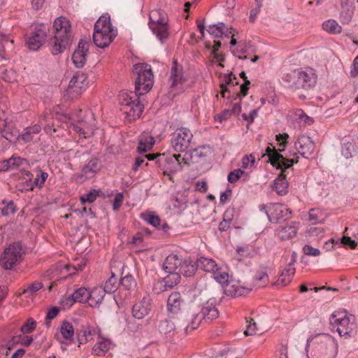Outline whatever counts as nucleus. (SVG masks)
I'll return each mask as SVG.
<instances>
[{
  "instance_id": "obj_1",
  "label": "nucleus",
  "mask_w": 358,
  "mask_h": 358,
  "mask_svg": "<svg viewBox=\"0 0 358 358\" xmlns=\"http://www.w3.org/2000/svg\"><path fill=\"white\" fill-rule=\"evenodd\" d=\"M134 73L136 76L135 92H122L119 95L121 110L126 114L129 121L141 117L144 106L140 101L139 96L148 93L153 85V73L150 64L138 63L134 65Z\"/></svg>"
},
{
  "instance_id": "obj_2",
  "label": "nucleus",
  "mask_w": 358,
  "mask_h": 358,
  "mask_svg": "<svg viewBox=\"0 0 358 358\" xmlns=\"http://www.w3.org/2000/svg\"><path fill=\"white\" fill-rule=\"evenodd\" d=\"M268 157V161L277 169H280L281 173L273 181V189L279 195H285L288 192V182L284 174L285 169L290 168L298 161L294 159H287L282 155H280L275 150L268 148L266 149V154L262 155Z\"/></svg>"
},
{
  "instance_id": "obj_3",
  "label": "nucleus",
  "mask_w": 358,
  "mask_h": 358,
  "mask_svg": "<svg viewBox=\"0 0 358 358\" xmlns=\"http://www.w3.org/2000/svg\"><path fill=\"white\" fill-rule=\"evenodd\" d=\"M284 85L294 90H311L314 88L317 82V75L315 69L310 67H304L294 69L289 73H284L282 77Z\"/></svg>"
},
{
  "instance_id": "obj_4",
  "label": "nucleus",
  "mask_w": 358,
  "mask_h": 358,
  "mask_svg": "<svg viewBox=\"0 0 358 358\" xmlns=\"http://www.w3.org/2000/svg\"><path fill=\"white\" fill-rule=\"evenodd\" d=\"M313 346L315 358H336L338 353V344L334 337L328 334L311 336L307 339L306 350Z\"/></svg>"
},
{
  "instance_id": "obj_5",
  "label": "nucleus",
  "mask_w": 358,
  "mask_h": 358,
  "mask_svg": "<svg viewBox=\"0 0 358 358\" xmlns=\"http://www.w3.org/2000/svg\"><path fill=\"white\" fill-rule=\"evenodd\" d=\"M54 38L52 39V50L53 55L63 52L68 46L71 37V24L64 17H57L53 24Z\"/></svg>"
},
{
  "instance_id": "obj_6",
  "label": "nucleus",
  "mask_w": 358,
  "mask_h": 358,
  "mask_svg": "<svg viewBox=\"0 0 358 358\" xmlns=\"http://www.w3.org/2000/svg\"><path fill=\"white\" fill-rule=\"evenodd\" d=\"M117 31L113 29L110 16L101 15L94 24L93 40L97 47H108L116 36Z\"/></svg>"
},
{
  "instance_id": "obj_7",
  "label": "nucleus",
  "mask_w": 358,
  "mask_h": 358,
  "mask_svg": "<svg viewBox=\"0 0 358 358\" xmlns=\"http://www.w3.org/2000/svg\"><path fill=\"white\" fill-rule=\"evenodd\" d=\"M355 316L348 315L345 311L335 312L331 314L329 321L336 326V331L341 336L351 337L355 334Z\"/></svg>"
},
{
  "instance_id": "obj_8",
  "label": "nucleus",
  "mask_w": 358,
  "mask_h": 358,
  "mask_svg": "<svg viewBox=\"0 0 358 358\" xmlns=\"http://www.w3.org/2000/svg\"><path fill=\"white\" fill-rule=\"evenodd\" d=\"M149 27L162 42L168 38L169 35L167 15L161 10H153L149 15Z\"/></svg>"
},
{
  "instance_id": "obj_9",
  "label": "nucleus",
  "mask_w": 358,
  "mask_h": 358,
  "mask_svg": "<svg viewBox=\"0 0 358 358\" xmlns=\"http://www.w3.org/2000/svg\"><path fill=\"white\" fill-rule=\"evenodd\" d=\"M192 141L191 130L187 127H180L171 134L170 143L176 152H183L191 150Z\"/></svg>"
},
{
  "instance_id": "obj_10",
  "label": "nucleus",
  "mask_w": 358,
  "mask_h": 358,
  "mask_svg": "<svg viewBox=\"0 0 358 358\" xmlns=\"http://www.w3.org/2000/svg\"><path fill=\"white\" fill-rule=\"evenodd\" d=\"M47 35V27L45 24H34L25 36V45L31 51L41 48Z\"/></svg>"
},
{
  "instance_id": "obj_11",
  "label": "nucleus",
  "mask_w": 358,
  "mask_h": 358,
  "mask_svg": "<svg viewBox=\"0 0 358 358\" xmlns=\"http://www.w3.org/2000/svg\"><path fill=\"white\" fill-rule=\"evenodd\" d=\"M22 248L20 243H13L5 248L0 258V266L6 270L12 269L20 261Z\"/></svg>"
},
{
  "instance_id": "obj_12",
  "label": "nucleus",
  "mask_w": 358,
  "mask_h": 358,
  "mask_svg": "<svg viewBox=\"0 0 358 358\" xmlns=\"http://www.w3.org/2000/svg\"><path fill=\"white\" fill-rule=\"evenodd\" d=\"M264 211L268 220L271 222H278L280 220H287L291 217L290 209L282 203H270L260 208Z\"/></svg>"
},
{
  "instance_id": "obj_13",
  "label": "nucleus",
  "mask_w": 358,
  "mask_h": 358,
  "mask_svg": "<svg viewBox=\"0 0 358 358\" xmlns=\"http://www.w3.org/2000/svg\"><path fill=\"white\" fill-rule=\"evenodd\" d=\"M87 86V76L80 71L76 72L71 79L67 92L69 94H78Z\"/></svg>"
},
{
  "instance_id": "obj_14",
  "label": "nucleus",
  "mask_w": 358,
  "mask_h": 358,
  "mask_svg": "<svg viewBox=\"0 0 358 358\" xmlns=\"http://www.w3.org/2000/svg\"><path fill=\"white\" fill-rule=\"evenodd\" d=\"M294 146L298 152L304 158H308L313 153L315 149L313 140L305 134L299 136Z\"/></svg>"
},
{
  "instance_id": "obj_15",
  "label": "nucleus",
  "mask_w": 358,
  "mask_h": 358,
  "mask_svg": "<svg viewBox=\"0 0 358 358\" xmlns=\"http://www.w3.org/2000/svg\"><path fill=\"white\" fill-rule=\"evenodd\" d=\"M101 169L100 161L96 157H92L83 167L80 173L78 174V180L83 182L86 179L93 177Z\"/></svg>"
},
{
  "instance_id": "obj_16",
  "label": "nucleus",
  "mask_w": 358,
  "mask_h": 358,
  "mask_svg": "<svg viewBox=\"0 0 358 358\" xmlns=\"http://www.w3.org/2000/svg\"><path fill=\"white\" fill-rule=\"evenodd\" d=\"M75 331L69 322L64 320L59 328V334L55 335L56 339L62 344L69 345L74 341Z\"/></svg>"
},
{
  "instance_id": "obj_17",
  "label": "nucleus",
  "mask_w": 358,
  "mask_h": 358,
  "mask_svg": "<svg viewBox=\"0 0 358 358\" xmlns=\"http://www.w3.org/2000/svg\"><path fill=\"white\" fill-rule=\"evenodd\" d=\"M88 43L86 41L80 40L78 48L72 55V60L77 68H82L86 62V55L88 52Z\"/></svg>"
},
{
  "instance_id": "obj_18",
  "label": "nucleus",
  "mask_w": 358,
  "mask_h": 358,
  "mask_svg": "<svg viewBox=\"0 0 358 358\" xmlns=\"http://www.w3.org/2000/svg\"><path fill=\"white\" fill-rule=\"evenodd\" d=\"M150 311V300L143 297L141 301L135 303L132 308L133 316L136 319H142Z\"/></svg>"
},
{
  "instance_id": "obj_19",
  "label": "nucleus",
  "mask_w": 358,
  "mask_h": 358,
  "mask_svg": "<svg viewBox=\"0 0 358 358\" xmlns=\"http://www.w3.org/2000/svg\"><path fill=\"white\" fill-rule=\"evenodd\" d=\"M201 317L206 322L211 321L219 316V311L211 301H206L201 306L199 311Z\"/></svg>"
},
{
  "instance_id": "obj_20",
  "label": "nucleus",
  "mask_w": 358,
  "mask_h": 358,
  "mask_svg": "<svg viewBox=\"0 0 358 358\" xmlns=\"http://www.w3.org/2000/svg\"><path fill=\"white\" fill-rule=\"evenodd\" d=\"M100 329L98 327H86L77 334L79 344H84L97 336L100 338Z\"/></svg>"
},
{
  "instance_id": "obj_21",
  "label": "nucleus",
  "mask_w": 358,
  "mask_h": 358,
  "mask_svg": "<svg viewBox=\"0 0 358 358\" xmlns=\"http://www.w3.org/2000/svg\"><path fill=\"white\" fill-rule=\"evenodd\" d=\"M182 259L178 255L171 254L169 255L163 264V268L166 273L179 272Z\"/></svg>"
},
{
  "instance_id": "obj_22",
  "label": "nucleus",
  "mask_w": 358,
  "mask_h": 358,
  "mask_svg": "<svg viewBox=\"0 0 358 358\" xmlns=\"http://www.w3.org/2000/svg\"><path fill=\"white\" fill-rule=\"evenodd\" d=\"M99 341L92 348V354L97 356H104L106 353L114 347L113 343L110 339L98 338Z\"/></svg>"
},
{
  "instance_id": "obj_23",
  "label": "nucleus",
  "mask_w": 358,
  "mask_h": 358,
  "mask_svg": "<svg viewBox=\"0 0 358 358\" xmlns=\"http://www.w3.org/2000/svg\"><path fill=\"white\" fill-rule=\"evenodd\" d=\"M170 81L171 87H174L178 85H181L185 81V78L182 74V69L181 66L178 65L177 62L175 60L173 62V65L170 72Z\"/></svg>"
},
{
  "instance_id": "obj_24",
  "label": "nucleus",
  "mask_w": 358,
  "mask_h": 358,
  "mask_svg": "<svg viewBox=\"0 0 358 358\" xmlns=\"http://www.w3.org/2000/svg\"><path fill=\"white\" fill-rule=\"evenodd\" d=\"M299 223L292 222L285 227H279L276 230L278 236L282 240H287L294 237L297 233Z\"/></svg>"
},
{
  "instance_id": "obj_25",
  "label": "nucleus",
  "mask_w": 358,
  "mask_h": 358,
  "mask_svg": "<svg viewBox=\"0 0 358 358\" xmlns=\"http://www.w3.org/2000/svg\"><path fill=\"white\" fill-rule=\"evenodd\" d=\"M14 50V41L8 36L5 34L0 35V57L6 59L8 53L13 52Z\"/></svg>"
},
{
  "instance_id": "obj_26",
  "label": "nucleus",
  "mask_w": 358,
  "mask_h": 358,
  "mask_svg": "<svg viewBox=\"0 0 358 358\" xmlns=\"http://www.w3.org/2000/svg\"><path fill=\"white\" fill-rule=\"evenodd\" d=\"M106 292L101 287L93 288L91 291H88L87 302L91 307L99 306L103 299Z\"/></svg>"
},
{
  "instance_id": "obj_27",
  "label": "nucleus",
  "mask_w": 358,
  "mask_h": 358,
  "mask_svg": "<svg viewBox=\"0 0 358 358\" xmlns=\"http://www.w3.org/2000/svg\"><path fill=\"white\" fill-rule=\"evenodd\" d=\"M237 78L231 73L225 74L223 77L222 81L220 84V88L222 89L221 94L224 98H229L230 91L228 90L229 85L235 86L238 85Z\"/></svg>"
},
{
  "instance_id": "obj_28",
  "label": "nucleus",
  "mask_w": 358,
  "mask_h": 358,
  "mask_svg": "<svg viewBox=\"0 0 358 358\" xmlns=\"http://www.w3.org/2000/svg\"><path fill=\"white\" fill-rule=\"evenodd\" d=\"M197 269L203 270L206 272L213 273L217 270V265L215 262L206 257H201L196 260Z\"/></svg>"
},
{
  "instance_id": "obj_29",
  "label": "nucleus",
  "mask_w": 358,
  "mask_h": 358,
  "mask_svg": "<svg viewBox=\"0 0 358 358\" xmlns=\"http://www.w3.org/2000/svg\"><path fill=\"white\" fill-rule=\"evenodd\" d=\"M241 99V97L239 98V101L238 102L233 103L231 108H227V109L223 110L220 114H218L216 115L215 119L218 122H222V121L226 120L228 118H229L232 115H238L241 109V104H240Z\"/></svg>"
},
{
  "instance_id": "obj_30",
  "label": "nucleus",
  "mask_w": 358,
  "mask_h": 358,
  "mask_svg": "<svg viewBox=\"0 0 358 358\" xmlns=\"http://www.w3.org/2000/svg\"><path fill=\"white\" fill-rule=\"evenodd\" d=\"M184 159L180 154L172 155L166 158V170L176 173L181 169V162Z\"/></svg>"
},
{
  "instance_id": "obj_31",
  "label": "nucleus",
  "mask_w": 358,
  "mask_h": 358,
  "mask_svg": "<svg viewBox=\"0 0 358 358\" xmlns=\"http://www.w3.org/2000/svg\"><path fill=\"white\" fill-rule=\"evenodd\" d=\"M295 274V268L294 266L287 264L282 271L280 275L278 280V283L282 286H286L292 280Z\"/></svg>"
},
{
  "instance_id": "obj_32",
  "label": "nucleus",
  "mask_w": 358,
  "mask_h": 358,
  "mask_svg": "<svg viewBox=\"0 0 358 358\" xmlns=\"http://www.w3.org/2000/svg\"><path fill=\"white\" fill-rule=\"evenodd\" d=\"M181 296L178 292L171 294L167 300L168 310L172 313H177L180 309Z\"/></svg>"
},
{
  "instance_id": "obj_33",
  "label": "nucleus",
  "mask_w": 358,
  "mask_h": 358,
  "mask_svg": "<svg viewBox=\"0 0 358 358\" xmlns=\"http://www.w3.org/2000/svg\"><path fill=\"white\" fill-rule=\"evenodd\" d=\"M196 270V262H194L190 259H182L179 273L185 277H191L194 275Z\"/></svg>"
},
{
  "instance_id": "obj_34",
  "label": "nucleus",
  "mask_w": 358,
  "mask_h": 358,
  "mask_svg": "<svg viewBox=\"0 0 358 358\" xmlns=\"http://www.w3.org/2000/svg\"><path fill=\"white\" fill-rule=\"evenodd\" d=\"M203 320L200 313H193L190 315L189 320L183 325V329L186 334H189L193 330L197 329L201 322Z\"/></svg>"
},
{
  "instance_id": "obj_35",
  "label": "nucleus",
  "mask_w": 358,
  "mask_h": 358,
  "mask_svg": "<svg viewBox=\"0 0 358 358\" xmlns=\"http://www.w3.org/2000/svg\"><path fill=\"white\" fill-rule=\"evenodd\" d=\"M88 289L85 287H80L76 289L69 296L71 306L75 302L85 303L88 300Z\"/></svg>"
},
{
  "instance_id": "obj_36",
  "label": "nucleus",
  "mask_w": 358,
  "mask_h": 358,
  "mask_svg": "<svg viewBox=\"0 0 358 358\" xmlns=\"http://www.w3.org/2000/svg\"><path fill=\"white\" fill-rule=\"evenodd\" d=\"M0 204L2 205L0 210L1 213L3 217L13 215L17 211V205L13 200L3 199Z\"/></svg>"
},
{
  "instance_id": "obj_37",
  "label": "nucleus",
  "mask_w": 358,
  "mask_h": 358,
  "mask_svg": "<svg viewBox=\"0 0 358 358\" xmlns=\"http://www.w3.org/2000/svg\"><path fill=\"white\" fill-rule=\"evenodd\" d=\"M41 131V125L34 124L27 127L20 135V138L26 143H30L34 140V134H37Z\"/></svg>"
},
{
  "instance_id": "obj_38",
  "label": "nucleus",
  "mask_w": 358,
  "mask_h": 358,
  "mask_svg": "<svg viewBox=\"0 0 358 358\" xmlns=\"http://www.w3.org/2000/svg\"><path fill=\"white\" fill-rule=\"evenodd\" d=\"M155 141L152 136L142 137L138 146V152L139 153L146 152L148 150L152 148V145L155 144Z\"/></svg>"
},
{
  "instance_id": "obj_39",
  "label": "nucleus",
  "mask_w": 358,
  "mask_h": 358,
  "mask_svg": "<svg viewBox=\"0 0 358 358\" xmlns=\"http://www.w3.org/2000/svg\"><path fill=\"white\" fill-rule=\"evenodd\" d=\"M120 285L125 290L129 292L134 291L137 287V283L134 278L130 274H127L123 277L120 282Z\"/></svg>"
},
{
  "instance_id": "obj_40",
  "label": "nucleus",
  "mask_w": 358,
  "mask_h": 358,
  "mask_svg": "<svg viewBox=\"0 0 358 358\" xmlns=\"http://www.w3.org/2000/svg\"><path fill=\"white\" fill-rule=\"evenodd\" d=\"M322 28L324 31L331 34H336L341 32V27L334 20H328L322 23Z\"/></svg>"
},
{
  "instance_id": "obj_41",
  "label": "nucleus",
  "mask_w": 358,
  "mask_h": 358,
  "mask_svg": "<svg viewBox=\"0 0 358 358\" xmlns=\"http://www.w3.org/2000/svg\"><path fill=\"white\" fill-rule=\"evenodd\" d=\"M225 24L222 22H219L217 24H211L208 27L207 31L209 34L215 38H221L224 33Z\"/></svg>"
},
{
  "instance_id": "obj_42",
  "label": "nucleus",
  "mask_w": 358,
  "mask_h": 358,
  "mask_svg": "<svg viewBox=\"0 0 358 358\" xmlns=\"http://www.w3.org/2000/svg\"><path fill=\"white\" fill-rule=\"evenodd\" d=\"M119 285L117 278L112 273L111 276L105 282L103 289L106 293H113L117 289Z\"/></svg>"
},
{
  "instance_id": "obj_43",
  "label": "nucleus",
  "mask_w": 358,
  "mask_h": 358,
  "mask_svg": "<svg viewBox=\"0 0 358 358\" xmlns=\"http://www.w3.org/2000/svg\"><path fill=\"white\" fill-rule=\"evenodd\" d=\"M357 148L353 143L347 142L342 145L341 154L346 159L352 157L354 155H357Z\"/></svg>"
},
{
  "instance_id": "obj_44",
  "label": "nucleus",
  "mask_w": 358,
  "mask_h": 358,
  "mask_svg": "<svg viewBox=\"0 0 358 358\" xmlns=\"http://www.w3.org/2000/svg\"><path fill=\"white\" fill-rule=\"evenodd\" d=\"M176 328V322L169 319L162 320L159 325V330L163 334H169Z\"/></svg>"
},
{
  "instance_id": "obj_45",
  "label": "nucleus",
  "mask_w": 358,
  "mask_h": 358,
  "mask_svg": "<svg viewBox=\"0 0 358 358\" xmlns=\"http://www.w3.org/2000/svg\"><path fill=\"white\" fill-rule=\"evenodd\" d=\"M141 217L152 227H157L160 224L161 220L154 212H145L142 213Z\"/></svg>"
},
{
  "instance_id": "obj_46",
  "label": "nucleus",
  "mask_w": 358,
  "mask_h": 358,
  "mask_svg": "<svg viewBox=\"0 0 358 358\" xmlns=\"http://www.w3.org/2000/svg\"><path fill=\"white\" fill-rule=\"evenodd\" d=\"M25 176L27 178H24L25 182H22V183H19L17 185L18 189L20 191H29L33 190L34 188V185L33 182H31L33 175L29 171L25 172Z\"/></svg>"
},
{
  "instance_id": "obj_47",
  "label": "nucleus",
  "mask_w": 358,
  "mask_h": 358,
  "mask_svg": "<svg viewBox=\"0 0 358 358\" xmlns=\"http://www.w3.org/2000/svg\"><path fill=\"white\" fill-rule=\"evenodd\" d=\"M169 275L164 278L168 287L171 289L180 282V273L179 272L168 273Z\"/></svg>"
},
{
  "instance_id": "obj_48",
  "label": "nucleus",
  "mask_w": 358,
  "mask_h": 358,
  "mask_svg": "<svg viewBox=\"0 0 358 358\" xmlns=\"http://www.w3.org/2000/svg\"><path fill=\"white\" fill-rule=\"evenodd\" d=\"M353 15V8H348L342 5V10L340 15V18L343 24H348Z\"/></svg>"
},
{
  "instance_id": "obj_49",
  "label": "nucleus",
  "mask_w": 358,
  "mask_h": 358,
  "mask_svg": "<svg viewBox=\"0 0 358 358\" xmlns=\"http://www.w3.org/2000/svg\"><path fill=\"white\" fill-rule=\"evenodd\" d=\"M275 137H276V141H278V150L275 149V148H271V147H269V148L271 149L275 150L278 153L281 155L280 153V152H282L285 150V145L287 143V139L289 137V136L287 134H279L276 135ZM268 148V147H267L266 149Z\"/></svg>"
},
{
  "instance_id": "obj_50",
  "label": "nucleus",
  "mask_w": 358,
  "mask_h": 358,
  "mask_svg": "<svg viewBox=\"0 0 358 358\" xmlns=\"http://www.w3.org/2000/svg\"><path fill=\"white\" fill-rule=\"evenodd\" d=\"M331 242L339 247L341 245L349 246L352 249L355 248L357 245L355 241L352 240L350 237L345 236H343L341 239L336 241H334V239H331Z\"/></svg>"
},
{
  "instance_id": "obj_51",
  "label": "nucleus",
  "mask_w": 358,
  "mask_h": 358,
  "mask_svg": "<svg viewBox=\"0 0 358 358\" xmlns=\"http://www.w3.org/2000/svg\"><path fill=\"white\" fill-rule=\"evenodd\" d=\"M170 289L166 282L163 280H159L153 283L152 291L156 294H159L165 291Z\"/></svg>"
},
{
  "instance_id": "obj_52",
  "label": "nucleus",
  "mask_w": 358,
  "mask_h": 358,
  "mask_svg": "<svg viewBox=\"0 0 358 358\" xmlns=\"http://www.w3.org/2000/svg\"><path fill=\"white\" fill-rule=\"evenodd\" d=\"M99 195V191L94 189H92L88 193L81 196L80 201L82 203H85L86 202L92 203L96 199Z\"/></svg>"
},
{
  "instance_id": "obj_53",
  "label": "nucleus",
  "mask_w": 358,
  "mask_h": 358,
  "mask_svg": "<svg viewBox=\"0 0 358 358\" xmlns=\"http://www.w3.org/2000/svg\"><path fill=\"white\" fill-rule=\"evenodd\" d=\"M43 287V285L41 282L34 281V282L29 284L27 287L24 289L22 293L32 294L40 290Z\"/></svg>"
},
{
  "instance_id": "obj_54",
  "label": "nucleus",
  "mask_w": 358,
  "mask_h": 358,
  "mask_svg": "<svg viewBox=\"0 0 358 358\" xmlns=\"http://www.w3.org/2000/svg\"><path fill=\"white\" fill-rule=\"evenodd\" d=\"M213 275L214 279L220 284H226L229 281V275L226 272L219 271V268L217 270L212 273Z\"/></svg>"
},
{
  "instance_id": "obj_55",
  "label": "nucleus",
  "mask_w": 358,
  "mask_h": 358,
  "mask_svg": "<svg viewBox=\"0 0 358 358\" xmlns=\"http://www.w3.org/2000/svg\"><path fill=\"white\" fill-rule=\"evenodd\" d=\"M11 164L13 165V169L18 168H25L29 165L28 162L26 159L21 158L20 157L13 156L10 157Z\"/></svg>"
},
{
  "instance_id": "obj_56",
  "label": "nucleus",
  "mask_w": 358,
  "mask_h": 358,
  "mask_svg": "<svg viewBox=\"0 0 358 358\" xmlns=\"http://www.w3.org/2000/svg\"><path fill=\"white\" fill-rule=\"evenodd\" d=\"M247 51V46L244 43L239 42L238 45L234 49L231 50L232 53L238 57L239 59H246L247 57H242L241 55L245 53Z\"/></svg>"
},
{
  "instance_id": "obj_57",
  "label": "nucleus",
  "mask_w": 358,
  "mask_h": 358,
  "mask_svg": "<svg viewBox=\"0 0 358 358\" xmlns=\"http://www.w3.org/2000/svg\"><path fill=\"white\" fill-rule=\"evenodd\" d=\"M36 322L32 319L29 318L27 321L21 327V331L23 334H29L36 327Z\"/></svg>"
},
{
  "instance_id": "obj_58",
  "label": "nucleus",
  "mask_w": 358,
  "mask_h": 358,
  "mask_svg": "<svg viewBox=\"0 0 358 358\" xmlns=\"http://www.w3.org/2000/svg\"><path fill=\"white\" fill-rule=\"evenodd\" d=\"M255 279L260 282V286H264L268 282V275L264 269L257 271Z\"/></svg>"
},
{
  "instance_id": "obj_59",
  "label": "nucleus",
  "mask_w": 358,
  "mask_h": 358,
  "mask_svg": "<svg viewBox=\"0 0 358 358\" xmlns=\"http://www.w3.org/2000/svg\"><path fill=\"white\" fill-rule=\"evenodd\" d=\"M244 173V171L240 169H234L231 171L227 177V180L230 183L236 182Z\"/></svg>"
},
{
  "instance_id": "obj_60",
  "label": "nucleus",
  "mask_w": 358,
  "mask_h": 358,
  "mask_svg": "<svg viewBox=\"0 0 358 358\" xmlns=\"http://www.w3.org/2000/svg\"><path fill=\"white\" fill-rule=\"evenodd\" d=\"M247 328L244 331L245 335L246 336H253L258 333L256 323L254 322L252 319L250 321H248Z\"/></svg>"
},
{
  "instance_id": "obj_61",
  "label": "nucleus",
  "mask_w": 358,
  "mask_h": 358,
  "mask_svg": "<svg viewBox=\"0 0 358 358\" xmlns=\"http://www.w3.org/2000/svg\"><path fill=\"white\" fill-rule=\"evenodd\" d=\"M259 113V108H255L250 111L249 114L243 113L242 117L244 120L247 121L248 124L253 123L255 119L257 117Z\"/></svg>"
},
{
  "instance_id": "obj_62",
  "label": "nucleus",
  "mask_w": 358,
  "mask_h": 358,
  "mask_svg": "<svg viewBox=\"0 0 358 358\" xmlns=\"http://www.w3.org/2000/svg\"><path fill=\"white\" fill-rule=\"evenodd\" d=\"M172 205L174 208L178 209H185L186 208V201L184 199H180L173 196L171 198Z\"/></svg>"
},
{
  "instance_id": "obj_63",
  "label": "nucleus",
  "mask_w": 358,
  "mask_h": 358,
  "mask_svg": "<svg viewBox=\"0 0 358 358\" xmlns=\"http://www.w3.org/2000/svg\"><path fill=\"white\" fill-rule=\"evenodd\" d=\"M303 252L306 255L308 256H318L320 255V251L317 248H315L309 245H306L303 248Z\"/></svg>"
},
{
  "instance_id": "obj_64",
  "label": "nucleus",
  "mask_w": 358,
  "mask_h": 358,
  "mask_svg": "<svg viewBox=\"0 0 358 358\" xmlns=\"http://www.w3.org/2000/svg\"><path fill=\"white\" fill-rule=\"evenodd\" d=\"M48 177V174L46 172L41 171L40 173V176L37 177L34 179L33 181V184L35 186H38L39 187H41L43 186L45 181L47 180Z\"/></svg>"
}]
</instances>
